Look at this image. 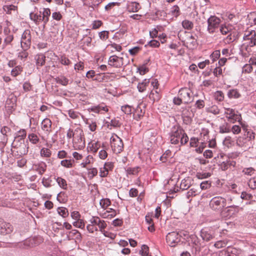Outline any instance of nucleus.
I'll list each match as a JSON object with an SVG mask.
<instances>
[{"label":"nucleus","instance_id":"obj_1","mask_svg":"<svg viewBox=\"0 0 256 256\" xmlns=\"http://www.w3.org/2000/svg\"><path fill=\"white\" fill-rule=\"evenodd\" d=\"M170 143L179 146L185 144L188 140V138L184 130L180 126H174L169 133Z\"/></svg>","mask_w":256,"mask_h":256},{"label":"nucleus","instance_id":"obj_2","mask_svg":"<svg viewBox=\"0 0 256 256\" xmlns=\"http://www.w3.org/2000/svg\"><path fill=\"white\" fill-rule=\"evenodd\" d=\"M14 148L12 152L16 158H20L28 154V141L26 142L22 140L21 141L14 140L12 144Z\"/></svg>","mask_w":256,"mask_h":256},{"label":"nucleus","instance_id":"obj_3","mask_svg":"<svg viewBox=\"0 0 256 256\" xmlns=\"http://www.w3.org/2000/svg\"><path fill=\"white\" fill-rule=\"evenodd\" d=\"M221 20L216 16H210L207 20V31L210 34H213L218 31L220 25Z\"/></svg>","mask_w":256,"mask_h":256},{"label":"nucleus","instance_id":"obj_4","mask_svg":"<svg viewBox=\"0 0 256 256\" xmlns=\"http://www.w3.org/2000/svg\"><path fill=\"white\" fill-rule=\"evenodd\" d=\"M210 206L213 210L221 212L226 207V201L224 198L217 196L212 198L209 204Z\"/></svg>","mask_w":256,"mask_h":256},{"label":"nucleus","instance_id":"obj_5","mask_svg":"<svg viewBox=\"0 0 256 256\" xmlns=\"http://www.w3.org/2000/svg\"><path fill=\"white\" fill-rule=\"evenodd\" d=\"M224 114L228 121L231 123L234 124L236 122H240L242 120L240 114L232 108H226Z\"/></svg>","mask_w":256,"mask_h":256},{"label":"nucleus","instance_id":"obj_6","mask_svg":"<svg viewBox=\"0 0 256 256\" xmlns=\"http://www.w3.org/2000/svg\"><path fill=\"white\" fill-rule=\"evenodd\" d=\"M110 146L113 152L120 154L122 150L124 144L122 140L117 135L112 136L110 139Z\"/></svg>","mask_w":256,"mask_h":256},{"label":"nucleus","instance_id":"obj_7","mask_svg":"<svg viewBox=\"0 0 256 256\" xmlns=\"http://www.w3.org/2000/svg\"><path fill=\"white\" fill-rule=\"evenodd\" d=\"M32 44V36L29 30H26L21 37L20 44L22 48L28 50Z\"/></svg>","mask_w":256,"mask_h":256},{"label":"nucleus","instance_id":"obj_8","mask_svg":"<svg viewBox=\"0 0 256 256\" xmlns=\"http://www.w3.org/2000/svg\"><path fill=\"white\" fill-rule=\"evenodd\" d=\"M166 241L168 245L171 247L175 246L180 241L179 234L176 232H172L166 236Z\"/></svg>","mask_w":256,"mask_h":256},{"label":"nucleus","instance_id":"obj_9","mask_svg":"<svg viewBox=\"0 0 256 256\" xmlns=\"http://www.w3.org/2000/svg\"><path fill=\"white\" fill-rule=\"evenodd\" d=\"M192 90L188 88H182L178 92V96L184 104H189L193 101Z\"/></svg>","mask_w":256,"mask_h":256},{"label":"nucleus","instance_id":"obj_10","mask_svg":"<svg viewBox=\"0 0 256 256\" xmlns=\"http://www.w3.org/2000/svg\"><path fill=\"white\" fill-rule=\"evenodd\" d=\"M219 256H243V252L240 249L228 246L220 252Z\"/></svg>","mask_w":256,"mask_h":256},{"label":"nucleus","instance_id":"obj_11","mask_svg":"<svg viewBox=\"0 0 256 256\" xmlns=\"http://www.w3.org/2000/svg\"><path fill=\"white\" fill-rule=\"evenodd\" d=\"M98 174V170L96 168L88 166L85 168L81 170V176L86 180V178L90 180L92 178Z\"/></svg>","mask_w":256,"mask_h":256},{"label":"nucleus","instance_id":"obj_12","mask_svg":"<svg viewBox=\"0 0 256 256\" xmlns=\"http://www.w3.org/2000/svg\"><path fill=\"white\" fill-rule=\"evenodd\" d=\"M124 58L116 55L110 56L108 60V64L111 66L120 68L124 64Z\"/></svg>","mask_w":256,"mask_h":256},{"label":"nucleus","instance_id":"obj_13","mask_svg":"<svg viewBox=\"0 0 256 256\" xmlns=\"http://www.w3.org/2000/svg\"><path fill=\"white\" fill-rule=\"evenodd\" d=\"M224 198L226 201V204H228L227 208H234L235 210L238 212V206L237 204H239L238 198L230 194H227Z\"/></svg>","mask_w":256,"mask_h":256},{"label":"nucleus","instance_id":"obj_14","mask_svg":"<svg viewBox=\"0 0 256 256\" xmlns=\"http://www.w3.org/2000/svg\"><path fill=\"white\" fill-rule=\"evenodd\" d=\"M200 236L204 241L208 242L214 239V232L212 230L202 228L200 232Z\"/></svg>","mask_w":256,"mask_h":256},{"label":"nucleus","instance_id":"obj_15","mask_svg":"<svg viewBox=\"0 0 256 256\" xmlns=\"http://www.w3.org/2000/svg\"><path fill=\"white\" fill-rule=\"evenodd\" d=\"M13 230V227L8 222H4L2 219L0 218V234H6L11 233Z\"/></svg>","mask_w":256,"mask_h":256},{"label":"nucleus","instance_id":"obj_16","mask_svg":"<svg viewBox=\"0 0 256 256\" xmlns=\"http://www.w3.org/2000/svg\"><path fill=\"white\" fill-rule=\"evenodd\" d=\"M80 128L78 126L74 130L70 128L66 134L68 139H72L73 142H77L80 140Z\"/></svg>","mask_w":256,"mask_h":256},{"label":"nucleus","instance_id":"obj_17","mask_svg":"<svg viewBox=\"0 0 256 256\" xmlns=\"http://www.w3.org/2000/svg\"><path fill=\"white\" fill-rule=\"evenodd\" d=\"M91 224L98 226L99 230L102 232L107 226L105 221L100 220L98 216H92L90 220Z\"/></svg>","mask_w":256,"mask_h":256},{"label":"nucleus","instance_id":"obj_18","mask_svg":"<svg viewBox=\"0 0 256 256\" xmlns=\"http://www.w3.org/2000/svg\"><path fill=\"white\" fill-rule=\"evenodd\" d=\"M242 128L244 132V136H246V140L249 142H251L252 140H254L255 138L254 132L250 128H248V126L244 125H242Z\"/></svg>","mask_w":256,"mask_h":256},{"label":"nucleus","instance_id":"obj_19","mask_svg":"<svg viewBox=\"0 0 256 256\" xmlns=\"http://www.w3.org/2000/svg\"><path fill=\"white\" fill-rule=\"evenodd\" d=\"M88 109L94 112L101 114H104L108 110L107 106L104 103L92 106L90 108H88Z\"/></svg>","mask_w":256,"mask_h":256},{"label":"nucleus","instance_id":"obj_20","mask_svg":"<svg viewBox=\"0 0 256 256\" xmlns=\"http://www.w3.org/2000/svg\"><path fill=\"white\" fill-rule=\"evenodd\" d=\"M42 129L46 132V134H49L52 131V121L48 118H46L42 120L41 122Z\"/></svg>","mask_w":256,"mask_h":256},{"label":"nucleus","instance_id":"obj_21","mask_svg":"<svg viewBox=\"0 0 256 256\" xmlns=\"http://www.w3.org/2000/svg\"><path fill=\"white\" fill-rule=\"evenodd\" d=\"M46 56L42 53L38 54L34 56L36 61V66L38 69L43 66L46 63Z\"/></svg>","mask_w":256,"mask_h":256},{"label":"nucleus","instance_id":"obj_22","mask_svg":"<svg viewBox=\"0 0 256 256\" xmlns=\"http://www.w3.org/2000/svg\"><path fill=\"white\" fill-rule=\"evenodd\" d=\"M236 165V162L232 160H228L224 162H223L220 164V168L223 171H225L228 168H230L232 167L234 168Z\"/></svg>","mask_w":256,"mask_h":256},{"label":"nucleus","instance_id":"obj_23","mask_svg":"<svg viewBox=\"0 0 256 256\" xmlns=\"http://www.w3.org/2000/svg\"><path fill=\"white\" fill-rule=\"evenodd\" d=\"M81 117L83 119V120L86 124V126H88V128H89L90 130L92 132H94L96 130V124L95 122H94L93 120L91 119H88L84 118L82 115Z\"/></svg>","mask_w":256,"mask_h":256},{"label":"nucleus","instance_id":"obj_24","mask_svg":"<svg viewBox=\"0 0 256 256\" xmlns=\"http://www.w3.org/2000/svg\"><path fill=\"white\" fill-rule=\"evenodd\" d=\"M248 142V140L244 136L238 137L236 140V145L240 147L247 148L249 146Z\"/></svg>","mask_w":256,"mask_h":256},{"label":"nucleus","instance_id":"obj_25","mask_svg":"<svg viewBox=\"0 0 256 256\" xmlns=\"http://www.w3.org/2000/svg\"><path fill=\"white\" fill-rule=\"evenodd\" d=\"M4 34L6 36L4 40V44L6 46L10 44L12 41L14 36L12 34H8V33L10 32V30L8 28H4Z\"/></svg>","mask_w":256,"mask_h":256},{"label":"nucleus","instance_id":"obj_26","mask_svg":"<svg viewBox=\"0 0 256 256\" xmlns=\"http://www.w3.org/2000/svg\"><path fill=\"white\" fill-rule=\"evenodd\" d=\"M50 15V10L48 8H44L42 14V20L44 22V26L48 22Z\"/></svg>","mask_w":256,"mask_h":256},{"label":"nucleus","instance_id":"obj_27","mask_svg":"<svg viewBox=\"0 0 256 256\" xmlns=\"http://www.w3.org/2000/svg\"><path fill=\"white\" fill-rule=\"evenodd\" d=\"M150 82V79H144L142 82H138L137 88L140 92H142L146 90V86Z\"/></svg>","mask_w":256,"mask_h":256},{"label":"nucleus","instance_id":"obj_28","mask_svg":"<svg viewBox=\"0 0 256 256\" xmlns=\"http://www.w3.org/2000/svg\"><path fill=\"white\" fill-rule=\"evenodd\" d=\"M227 96L230 99H236L240 98L241 94L237 89H232L228 91Z\"/></svg>","mask_w":256,"mask_h":256},{"label":"nucleus","instance_id":"obj_29","mask_svg":"<svg viewBox=\"0 0 256 256\" xmlns=\"http://www.w3.org/2000/svg\"><path fill=\"white\" fill-rule=\"evenodd\" d=\"M231 125L228 122H224L219 127V132L221 134L229 133L230 132Z\"/></svg>","mask_w":256,"mask_h":256},{"label":"nucleus","instance_id":"obj_30","mask_svg":"<svg viewBox=\"0 0 256 256\" xmlns=\"http://www.w3.org/2000/svg\"><path fill=\"white\" fill-rule=\"evenodd\" d=\"M57 60L62 64L68 66L72 64L70 60L65 55H60L58 56Z\"/></svg>","mask_w":256,"mask_h":256},{"label":"nucleus","instance_id":"obj_31","mask_svg":"<svg viewBox=\"0 0 256 256\" xmlns=\"http://www.w3.org/2000/svg\"><path fill=\"white\" fill-rule=\"evenodd\" d=\"M191 186L190 180L189 178L183 179L180 184V188L182 190L188 189Z\"/></svg>","mask_w":256,"mask_h":256},{"label":"nucleus","instance_id":"obj_32","mask_svg":"<svg viewBox=\"0 0 256 256\" xmlns=\"http://www.w3.org/2000/svg\"><path fill=\"white\" fill-rule=\"evenodd\" d=\"M94 161L93 157L92 156H87L85 160H83L82 162H81V167L82 168H85L88 166H91L90 164L92 163Z\"/></svg>","mask_w":256,"mask_h":256},{"label":"nucleus","instance_id":"obj_33","mask_svg":"<svg viewBox=\"0 0 256 256\" xmlns=\"http://www.w3.org/2000/svg\"><path fill=\"white\" fill-rule=\"evenodd\" d=\"M75 161L74 160H64L60 162L62 166L66 168H70L74 166Z\"/></svg>","mask_w":256,"mask_h":256},{"label":"nucleus","instance_id":"obj_34","mask_svg":"<svg viewBox=\"0 0 256 256\" xmlns=\"http://www.w3.org/2000/svg\"><path fill=\"white\" fill-rule=\"evenodd\" d=\"M92 42V37L90 36H85L82 37L81 38V44H82V48L83 50L85 49V46H88Z\"/></svg>","mask_w":256,"mask_h":256},{"label":"nucleus","instance_id":"obj_35","mask_svg":"<svg viewBox=\"0 0 256 256\" xmlns=\"http://www.w3.org/2000/svg\"><path fill=\"white\" fill-rule=\"evenodd\" d=\"M55 80L56 83L60 84L62 86H66L68 84V80L66 76H57L55 78Z\"/></svg>","mask_w":256,"mask_h":256},{"label":"nucleus","instance_id":"obj_36","mask_svg":"<svg viewBox=\"0 0 256 256\" xmlns=\"http://www.w3.org/2000/svg\"><path fill=\"white\" fill-rule=\"evenodd\" d=\"M11 132V129L7 126H4L0 129V133L3 135V140H7L8 134Z\"/></svg>","mask_w":256,"mask_h":256},{"label":"nucleus","instance_id":"obj_37","mask_svg":"<svg viewBox=\"0 0 256 256\" xmlns=\"http://www.w3.org/2000/svg\"><path fill=\"white\" fill-rule=\"evenodd\" d=\"M36 166L38 174L42 175L46 172L47 166L46 162H40L37 164Z\"/></svg>","mask_w":256,"mask_h":256},{"label":"nucleus","instance_id":"obj_38","mask_svg":"<svg viewBox=\"0 0 256 256\" xmlns=\"http://www.w3.org/2000/svg\"><path fill=\"white\" fill-rule=\"evenodd\" d=\"M182 25L184 29L187 30H191L194 28L193 22L188 20H182Z\"/></svg>","mask_w":256,"mask_h":256},{"label":"nucleus","instance_id":"obj_39","mask_svg":"<svg viewBox=\"0 0 256 256\" xmlns=\"http://www.w3.org/2000/svg\"><path fill=\"white\" fill-rule=\"evenodd\" d=\"M191 242L195 246L196 248H200L201 244L198 238L195 234H191L190 236Z\"/></svg>","mask_w":256,"mask_h":256},{"label":"nucleus","instance_id":"obj_40","mask_svg":"<svg viewBox=\"0 0 256 256\" xmlns=\"http://www.w3.org/2000/svg\"><path fill=\"white\" fill-rule=\"evenodd\" d=\"M150 98L154 102L160 98V96L157 90H152L149 95Z\"/></svg>","mask_w":256,"mask_h":256},{"label":"nucleus","instance_id":"obj_41","mask_svg":"<svg viewBox=\"0 0 256 256\" xmlns=\"http://www.w3.org/2000/svg\"><path fill=\"white\" fill-rule=\"evenodd\" d=\"M22 71V67L20 66H16L11 70V74L14 77H16L20 74Z\"/></svg>","mask_w":256,"mask_h":256},{"label":"nucleus","instance_id":"obj_42","mask_svg":"<svg viewBox=\"0 0 256 256\" xmlns=\"http://www.w3.org/2000/svg\"><path fill=\"white\" fill-rule=\"evenodd\" d=\"M140 8V4L136 2H132L128 6V10L130 12H136Z\"/></svg>","mask_w":256,"mask_h":256},{"label":"nucleus","instance_id":"obj_43","mask_svg":"<svg viewBox=\"0 0 256 256\" xmlns=\"http://www.w3.org/2000/svg\"><path fill=\"white\" fill-rule=\"evenodd\" d=\"M170 12L172 16L178 17L180 14V11L179 6L178 5L173 6L170 10Z\"/></svg>","mask_w":256,"mask_h":256},{"label":"nucleus","instance_id":"obj_44","mask_svg":"<svg viewBox=\"0 0 256 256\" xmlns=\"http://www.w3.org/2000/svg\"><path fill=\"white\" fill-rule=\"evenodd\" d=\"M106 124H107L108 128H109L110 126L113 128H118L120 126V122L116 118L112 120L110 122H106Z\"/></svg>","mask_w":256,"mask_h":256},{"label":"nucleus","instance_id":"obj_45","mask_svg":"<svg viewBox=\"0 0 256 256\" xmlns=\"http://www.w3.org/2000/svg\"><path fill=\"white\" fill-rule=\"evenodd\" d=\"M84 4L93 7L98 4L102 0H82Z\"/></svg>","mask_w":256,"mask_h":256},{"label":"nucleus","instance_id":"obj_46","mask_svg":"<svg viewBox=\"0 0 256 256\" xmlns=\"http://www.w3.org/2000/svg\"><path fill=\"white\" fill-rule=\"evenodd\" d=\"M28 138L30 142L32 144H36L40 140L38 136L34 133L30 134L28 135Z\"/></svg>","mask_w":256,"mask_h":256},{"label":"nucleus","instance_id":"obj_47","mask_svg":"<svg viewBox=\"0 0 256 256\" xmlns=\"http://www.w3.org/2000/svg\"><path fill=\"white\" fill-rule=\"evenodd\" d=\"M42 12L40 11L39 13L34 14L32 18H30V20H33L36 24H38L40 22H42Z\"/></svg>","mask_w":256,"mask_h":256},{"label":"nucleus","instance_id":"obj_48","mask_svg":"<svg viewBox=\"0 0 256 256\" xmlns=\"http://www.w3.org/2000/svg\"><path fill=\"white\" fill-rule=\"evenodd\" d=\"M140 168L139 166H136L134 168H128L126 170L127 174L136 175L140 170Z\"/></svg>","mask_w":256,"mask_h":256},{"label":"nucleus","instance_id":"obj_49","mask_svg":"<svg viewBox=\"0 0 256 256\" xmlns=\"http://www.w3.org/2000/svg\"><path fill=\"white\" fill-rule=\"evenodd\" d=\"M57 212L58 214L62 218H66L68 214V209L64 207L58 208L57 209Z\"/></svg>","mask_w":256,"mask_h":256},{"label":"nucleus","instance_id":"obj_50","mask_svg":"<svg viewBox=\"0 0 256 256\" xmlns=\"http://www.w3.org/2000/svg\"><path fill=\"white\" fill-rule=\"evenodd\" d=\"M18 132L20 133V135L15 138L14 140H16L18 141H21L22 140H24V138L26 136V130L21 129L19 130Z\"/></svg>","mask_w":256,"mask_h":256},{"label":"nucleus","instance_id":"obj_51","mask_svg":"<svg viewBox=\"0 0 256 256\" xmlns=\"http://www.w3.org/2000/svg\"><path fill=\"white\" fill-rule=\"evenodd\" d=\"M111 202L108 198H102L100 202V204L101 207L106 209L108 206H110Z\"/></svg>","mask_w":256,"mask_h":256},{"label":"nucleus","instance_id":"obj_52","mask_svg":"<svg viewBox=\"0 0 256 256\" xmlns=\"http://www.w3.org/2000/svg\"><path fill=\"white\" fill-rule=\"evenodd\" d=\"M214 97L216 100L222 102L224 100V94L220 90H217L214 92Z\"/></svg>","mask_w":256,"mask_h":256},{"label":"nucleus","instance_id":"obj_53","mask_svg":"<svg viewBox=\"0 0 256 256\" xmlns=\"http://www.w3.org/2000/svg\"><path fill=\"white\" fill-rule=\"evenodd\" d=\"M22 50L18 53V56L21 60H25L28 58V53L27 52L28 50H25L24 48H22Z\"/></svg>","mask_w":256,"mask_h":256},{"label":"nucleus","instance_id":"obj_54","mask_svg":"<svg viewBox=\"0 0 256 256\" xmlns=\"http://www.w3.org/2000/svg\"><path fill=\"white\" fill-rule=\"evenodd\" d=\"M199 192H200L198 190L194 188H192L186 192V197L188 199L190 197L196 196Z\"/></svg>","mask_w":256,"mask_h":256},{"label":"nucleus","instance_id":"obj_55","mask_svg":"<svg viewBox=\"0 0 256 256\" xmlns=\"http://www.w3.org/2000/svg\"><path fill=\"white\" fill-rule=\"evenodd\" d=\"M52 180L50 178H43L42 180V184L43 186L46 188L50 187L52 185Z\"/></svg>","mask_w":256,"mask_h":256},{"label":"nucleus","instance_id":"obj_56","mask_svg":"<svg viewBox=\"0 0 256 256\" xmlns=\"http://www.w3.org/2000/svg\"><path fill=\"white\" fill-rule=\"evenodd\" d=\"M254 172L255 170L252 167L245 168L242 170V172L244 174L249 176H251L254 174Z\"/></svg>","mask_w":256,"mask_h":256},{"label":"nucleus","instance_id":"obj_57","mask_svg":"<svg viewBox=\"0 0 256 256\" xmlns=\"http://www.w3.org/2000/svg\"><path fill=\"white\" fill-rule=\"evenodd\" d=\"M17 8V6L13 4L10 5H5L3 6L4 10L6 12V14H10L11 13L12 10H15Z\"/></svg>","mask_w":256,"mask_h":256},{"label":"nucleus","instance_id":"obj_58","mask_svg":"<svg viewBox=\"0 0 256 256\" xmlns=\"http://www.w3.org/2000/svg\"><path fill=\"white\" fill-rule=\"evenodd\" d=\"M56 181L60 187L64 189L66 188L67 184L66 180L60 177H58L56 178Z\"/></svg>","mask_w":256,"mask_h":256},{"label":"nucleus","instance_id":"obj_59","mask_svg":"<svg viewBox=\"0 0 256 256\" xmlns=\"http://www.w3.org/2000/svg\"><path fill=\"white\" fill-rule=\"evenodd\" d=\"M40 154L42 156H44V157H46V158H48V157L50 156L52 154V152L48 148H43L40 150Z\"/></svg>","mask_w":256,"mask_h":256},{"label":"nucleus","instance_id":"obj_60","mask_svg":"<svg viewBox=\"0 0 256 256\" xmlns=\"http://www.w3.org/2000/svg\"><path fill=\"white\" fill-rule=\"evenodd\" d=\"M172 152L170 150H166L164 153L160 157V160L163 162H166L167 158L171 156Z\"/></svg>","mask_w":256,"mask_h":256},{"label":"nucleus","instance_id":"obj_61","mask_svg":"<svg viewBox=\"0 0 256 256\" xmlns=\"http://www.w3.org/2000/svg\"><path fill=\"white\" fill-rule=\"evenodd\" d=\"M212 186V182L210 180H204L200 184V188L201 190H207Z\"/></svg>","mask_w":256,"mask_h":256},{"label":"nucleus","instance_id":"obj_62","mask_svg":"<svg viewBox=\"0 0 256 256\" xmlns=\"http://www.w3.org/2000/svg\"><path fill=\"white\" fill-rule=\"evenodd\" d=\"M248 186L252 190H256V177L250 178L248 182Z\"/></svg>","mask_w":256,"mask_h":256},{"label":"nucleus","instance_id":"obj_63","mask_svg":"<svg viewBox=\"0 0 256 256\" xmlns=\"http://www.w3.org/2000/svg\"><path fill=\"white\" fill-rule=\"evenodd\" d=\"M219 30L220 33L223 35L227 34L230 32V28L225 24H221L219 28Z\"/></svg>","mask_w":256,"mask_h":256},{"label":"nucleus","instance_id":"obj_64","mask_svg":"<svg viewBox=\"0 0 256 256\" xmlns=\"http://www.w3.org/2000/svg\"><path fill=\"white\" fill-rule=\"evenodd\" d=\"M236 39L235 35L232 33H230L224 40V42L226 44H230Z\"/></svg>","mask_w":256,"mask_h":256}]
</instances>
